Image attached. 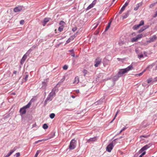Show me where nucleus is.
<instances>
[{
  "label": "nucleus",
  "instance_id": "nucleus-1",
  "mask_svg": "<svg viewBox=\"0 0 157 157\" xmlns=\"http://www.w3.org/2000/svg\"><path fill=\"white\" fill-rule=\"evenodd\" d=\"M133 68V67L131 65L126 68L120 70L118 73V77H121L124 74L130 70H132Z\"/></svg>",
  "mask_w": 157,
  "mask_h": 157
},
{
  "label": "nucleus",
  "instance_id": "nucleus-2",
  "mask_svg": "<svg viewBox=\"0 0 157 157\" xmlns=\"http://www.w3.org/2000/svg\"><path fill=\"white\" fill-rule=\"evenodd\" d=\"M76 140L74 139H72L70 142L69 148L70 150L74 149L76 147Z\"/></svg>",
  "mask_w": 157,
  "mask_h": 157
},
{
  "label": "nucleus",
  "instance_id": "nucleus-3",
  "mask_svg": "<svg viewBox=\"0 0 157 157\" xmlns=\"http://www.w3.org/2000/svg\"><path fill=\"white\" fill-rule=\"evenodd\" d=\"M144 21L143 20L141 21L139 24L134 25L133 27V29L134 30H136L138 29L141 26L144 25Z\"/></svg>",
  "mask_w": 157,
  "mask_h": 157
},
{
  "label": "nucleus",
  "instance_id": "nucleus-4",
  "mask_svg": "<svg viewBox=\"0 0 157 157\" xmlns=\"http://www.w3.org/2000/svg\"><path fill=\"white\" fill-rule=\"evenodd\" d=\"M102 59L100 57H97L95 59L94 65L95 67H97L101 63V62Z\"/></svg>",
  "mask_w": 157,
  "mask_h": 157
},
{
  "label": "nucleus",
  "instance_id": "nucleus-5",
  "mask_svg": "<svg viewBox=\"0 0 157 157\" xmlns=\"http://www.w3.org/2000/svg\"><path fill=\"white\" fill-rule=\"evenodd\" d=\"M113 145L112 143H110L106 147V151L109 152H111V150L113 149Z\"/></svg>",
  "mask_w": 157,
  "mask_h": 157
},
{
  "label": "nucleus",
  "instance_id": "nucleus-6",
  "mask_svg": "<svg viewBox=\"0 0 157 157\" xmlns=\"http://www.w3.org/2000/svg\"><path fill=\"white\" fill-rule=\"evenodd\" d=\"M157 38V36L155 35H154L150 38V40L147 41V42L151 43L154 42L155 40H156Z\"/></svg>",
  "mask_w": 157,
  "mask_h": 157
},
{
  "label": "nucleus",
  "instance_id": "nucleus-7",
  "mask_svg": "<svg viewBox=\"0 0 157 157\" xmlns=\"http://www.w3.org/2000/svg\"><path fill=\"white\" fill-rule=\"evenodd\" d=\"M150 147V146L149 145H146L144 146L143 147H142L141 149L140 150L139 152L140 153H141L144 151L147 150V149L149 148Z\"/></svg>",
  "mask_w": 157,
  "mask_h": 157
},
{
  "label": "nucleus",
  "instance_id": "nucleus-8",
  "mask_svg": "<svg viewBox=\"0 0 157 157\" xmlns=\"http://www.w3.org/2000/svg\"><path fill=\"white\" fill-rule=\"evenodd\" d=\"M22 9V7L21 6H18L16 7L13 10L15 12H17L21 11Z\"/></svg>",
  "mask_w": 157,
  "mask_h": 157
},
{
  "label": "nucleus",
  "instance_id": "nucleus-9",
  "mask_svg": "<svg viewBox=\"0 0 157 157\" xmlns=\"http://www.w3.org/2000/svg\"><path fill=\"white\" fill-rule=\"evenodd\" d=\"M16 147L14 148L13 150H10V152L8 153V154L6 155L5 157H8L10 156L16 150Z\"/></svg>",
  "mask_w": 157,
  "mask_h": 157
},
{
  "label": "nucleus",
  "instance_id": "nucleus-10",
  "mask_svg": "<svg viewBox=\"0 0 157 157\" xmlns=\"http://www.w3.org/2000/svg\"><path fill=\"white\" fill-rule=\"evenodd\" d=\"M52 137H49L48 138H46V139H44L42 140H38L37 141H36L35 142V144H36L37 143H38L39 142H42V141H46L51 138H52Z\"/></svg>",
  "mask_w": 157,
  "mask_h": 157
},
{
  "label": "nucleus",
  "instance_id": "nucleus-11",
  "mask_svg": "<svg viewBox=\"0 0 157 157\" xmlns=\"http://www.w3.org/2000/svg\"><path fill=\"white\" fill-rule=\"evenodd\" d=\"M20 112L22 115L25 114L26 112V109L23 107L21 108L20 110Z\"/></svg>",
  "mask_w": 157,
  "mask_h": 157
},
{
  "label": "nucleus",
  "instance_id": "nucleus-12",
  "mask_svg": "<svg viewBox=\"0 0 157 157\" xmlns=\"http://www.w3.org/2000/svg\"><path fill=\"white\" fill-rule=\"evenodd\" d=\"M97 137H94L93 138H90L87 141V142L88 143H90L91 142H94L96 141L97 140Z\"/></svg>",
  "mask_w": 157,
  "mask_h": 157
},
{
  "label": "nucleus",
  "instance_id": "nucleus-13",
  "mask_svg": "<svg viewBox=\"0 0 157 157\" xmlns=\"http://www.w3.org/2000/svg\"><path fill=\"white\" fill-rule=\"evenodd\" d=\"M147 35L146 34H141L138 35L136 37L138 38V40L141 39L143 37H144L146 36Z\"/></svg>",
  "mask_w": 157,
  "mask_h": 157
},
{
  "label": "nucleus",
  "instance_id": "nucleus-14",
  "mask_svg": "<svg viewBox=\"0 0 157 157\" xmlns=\"http://www.w3.org/2000/svg\"><path fill=\"white\" fill-rule=\"evenodd\" d=\"M142 4L141 3H138L136 5L134 8V10L135 11L137 10L139 8V7L142 5Z\"/></svg>",
  "mask_w": 157,
  "mask_h": 157
},
{
  "label": "nucleus",
  "instance_id": "nucleus-15",
  "mask_svg": "<svg viewBox=\"0 0 157 157\" xmlns=\"http://www.w3.org/2000/svg\"><path fill=\"white\" fill-rule=\"evenodd\" d=\"M79 78L78 77H75L74 79V81L73 82V83L77 84L79 82Z\"/></svg>",
  "mask_w": 157,
  "mask_h": 157
},
{
  "label": "nucleus",
  "instance_id": "nucleus-16",
  "mask_svg": "<svg viewBox=\"0 0 157 157\" xmlns=\"http://www.w3.org/2000/svg\"><path fill=\"white\" fill-rule=\"evenodd\" d=\"M148 27V26L146 27L145 26L143 27L140 30H139L138 33H140L144 31Z\"/></svg>",
  "mask_w": 157,
  "mask_h": 157
},
{
  "label": "nucleus",
  "instance_id": "nucleus-17",
  "mask_svg": "<svg viewBox=\"0 0 157 157\" xmlns=\"http://www.w3.org/2000/svg\"><path fill=\"white\" fill-rule=\"evenodd\" d=\"M27 56L25 54L24 55L21 60V64H22L24 63V62Z\"/></svg>",
  "mask_w": 157,
  "mask_h": 157
},
{
  "label": "nucleus",
  "instance_id": "nucleus-18",
  "mask_svg": "<svg viewBox=\"0 0 157 157\" xmlns=\"http://www.w3.org/2000/svg\"><path fill=\"white\" fill-rule=\"evenodd\" d=\"M49 19L50 18H45L44 19L43 22V25L44 26L46 25V23L48 22V21H49Z\"/></svg>",
  "mask_w": 157,
  "mask_h": 157
},
{
  "label": "nucleus",
  "instance_id": "nucleus-19",
  "mask_svg": "<svg viewBox=\"0 0 157 157\" xmlns=\"http://www.w3.org/2000/svg\"><path fill=\"white\" fill-rule=\"evenodd\" d=\"M52 99V97H51L49 95V96L46 99L45 101V104H47L48 102L51 101Z\"/></svg>",
  "mask_w": 157,
  "mask_h": 157
},
{
  "label": "nucleus",
  "instance_id": "nucleus-20",
  "mask_svg": "<svg viewBox=\"0 0 157 157\" xmlns=\"http://www.w3.org/2000/svg\"><path fill=\"white\" fill-rule=\"evenodd\" d=\"M31 104V103L30 102H29L27 105L24 106L23 107L25 109L27 108H29L30 107Z\"/></svg>",
  "mask_w": 157,
  "mask_h": 157
},
{
  "label": "nucleus",
  "instance_id": "nucleus-21",
  "mask_svg": "<svg viewBox=\"0 0 157 157\" xmlns=\"http://www.w3.org/2000/svg\"><path fill=\"white\" fill-rule=\"evenodd\" d=\"M103 65H104V66H105V65L108 64V63H108L109 62V60L106 59H104V61H103Z\"/></svg>",
  "mask_w": 157,
  "mask_h": 157
},
{
  "label": "nucleus",
  "instance_id": "nucleus-22",
  "mask_svg": "<svg viewBox=\"0 0 157 157\" xmlns=\"http://www.w3.org/2000/svg\"><path fill=\"white\" fill-rule=\"evenodd\" d=\"M59 24L60 26H63L64 27V25H65V23L63 21H61L60 22Z\"/></svg>",
  "mask_w": 157,
  "mask_h": 157
},
{
  "label": "nucleus",
  "instance_id": "nucleus-23",
  "mask_svg": "<svg viewBox=\"0 0 157 157\" xmlns=\"http://www.w3.org/2000/svg\"><path fill=\"white\" fill-rule=\"evenodd\" d=\"M138 40V38H137L136 36L135 37H134L132 38L131 40V41L132 42H136Z\"/></svg>",
  "mask_w": 157,
  "mask_h": 157
},
{
  "label": "nucleus",
  "instance_id": "nucleus-24",
  "mask_svg": "<svg viewBox=\"0 0 157 157\" xmlns=\"http://www.w3.org/2000/svg\"><path fill=\"white\" fill-rule=\"evenodd\" d=\"M153 79H152V78H149L147 80V82L148 83H149L151 82H153Z\"/></svg>",
  "mask_w": 157,
  "mask_h": 157
},
{
  "label": "nucleus",
  "instance_id": "nucleus-25",
  "mask_svg": "<svg viewBox=\"0 0 157 157\" xmlns=\"http://www.w3.org/2000/svg\"><path fill=\"white\" fill-rule=\"evenodd\" d=\"M69 51L71 52V55L72 56H73V57H74L75 56V54L73 52V49L69 50Z\"/></svg>",
  "mask_w": 157,
  "mask_h": 157
},
{
  "label": "nucleus",
  "instance_id": "nucleus-26",
  "mask_svg": "<svg viewBox=\"0 0 157 157\" xmlns=\"http://www.w3.org/2000/svg\"><path fill=\"white\" fill-rule=\"evenodd\" d=\"M111 24V21L109 22L108 23V26L106 27V29H105V31H106L107 30L109 29V27H110V25Z\"/></svg>",
  "mask_w": 157,
  "mask_h": 157
},
{
  "label": "nucleus",
  "instance_id": "nucleus-27",
  "mask_svg": "<svg viewBox=\"0 0 157 157\" xmlns=\"http://www.w3.org/2000/svg\"><path fill=\"white\" fill-rule=\"evenodd\" d=\"M94 7L93 5H92L91 4H90V5H89L88 7L87 8L86 10H88L91 8H93Z\"/></svg>",
  "mask_w": 157,
  "mask_h": 157
},
{
  "label": "nucleus",
  "instance_id": "nucleus-28",
  "mask_svg": "<svg viewBox=\"0 0 157 157\" xmlns=\"http://www.w3.org/2000/svg\"><path fill=\"white\" fill-rule=\"evenodd\" d=\"M125 8V7H124V6H123L121 8L120 11L119 13H121L124 10Z\"/></svg>",
  "mask_w": 157,
  "mask_h": 157
},
{
  "label": "nucleus",
  "instance_id": "nucleus-29",
  "mask_svg": "<svg viewBox=\"0 0 157 157\" xmlns=\"http://www.w3.org/2000/svg\"><path fill=\"white\" fill-rule=\"evenodd\" d=\"M55 92H53L52 91V92L49 94V96L52 97L54 95H55Z\"/></svg>",
  "mask_w": 157,
  "mask_h": 157
},
{
  "label": "nucleus",
  "instance_id": "nucleus-30",
  "mask_svg": "<svg viewBox=\"0 0 157 157\" xmlns=\"http://www.w3.org/2000/svg\"><path fill=\"white\" fill-rule=\"evenodd\" d=\"M55 116V115L54 113H52L50 114V117L51 119H53L54 117Z\"/></svg>",
  "mask_w": 157,
  "mask_h": 157
},
{
  "label": "nucleus",
  "instance_id": "nucleus-31",
  "mask_svg": "<svg viewBox=\"0 0 157 157\" xmlns=\"http://www.w3.org/2000/svg\"><path fill=\"white\" fill-rule=\"evenodd\" d=\"M48 127V125L47 124H44L43 125V128L44 129H47Z\"/></svg>",
  "mask_w": 157,
  "mask_h": 157
},
{
  "label": "nucleus",
  "instance_id": "nucleus-32",
  "mask_svg": "<svg viewBox=\"0 0 157 157\" xmlns=\"http://www.w3.org/2000/svg\"><path fill=\"white\" fill-rule=\"evenodd\" d=\"M63 26H60L58 30L60 32H61L62 31H63Z\"/></svg>",
  "mask_w": 157,
  "mask_h": 157
},
{
  "label": "nucleus",
  "instance_id": "nucleus-33",
  "mask_svg": "<svg viewBox=\"0 0 157 157\" xmlns=\"http://www.w3.org/2000/svg\"><path fill=\"white\" fill-rule=\"evenodd\" d=\"M40 151H39V150L37 151L36 154L35 155L34 157H37V156L40 153Z\"/></svg>",
  "mask_w": 157,
  "mask_h": 157
},
{
  "label": "nucleus",
  "instance_id": "nucleus-34",
  "mask_svg": "<svg viewBox=\"0 0 157 157\" xmlns=\"http://www.w3.org/2000/svg\"><path fill=\"white\" fill-rule=\"evenodd\" d=\"M157 3V2L154 3H152V4H151L150 5L149 7L150 8H152L153 7L155 6V4H156Z\"/></svg>",
  "mask_w": 157,
  "mask_h": 157
},
{
  "label": "nucleus",
  "instance_id": "nucleus-35",
  "mask_svg": "<svg viewBox=\"0 0 157 157\" xmlns=\"http://www.w3.org/2000/svg\"><path fill=\"white\" fill-rule=\"evenodd\" d=\"M145 71V70H144L142 72L140 73H139L138 74L136 75L138 76H141L143 75V73Z\"/></svg>",
  "mask_w": 157,
  "mask_h": 157
},
{
  "label": "nucleus",
  "instance_id": "nucleus-36",
  "mask_svg": "<svg viewBox=\"0 0 157 157\" xmlns=\"http://www.w3.org/2000/svg\"><path fill=\"white\" fill-rule=\"evenodd\" d=\"M129 2V1H128V2H126L125 3V4L124 5V7H126L128 5Z\"/></svg>",
  "mask_w": 157,
  "mask_h": 157
},
{
  "label": "nucleus",
  "instance_id": "nucleus-37",
  "mask_svg": "<svg viewBox=\"0 0 157 157\" xmlns=\"http://www.w3.org/2000/svg\"><path fill=\"white\" fill-rule=\"evenodd\" d=\"M67 68H68V67L67 65H64L63 67V68L64 70H66L67 69Z\"/></svg>",
  "mask_w": 157,
  "mask_h": 157
},
{
  "label": "nucleus",
  "instance_id": "nucleus-38",
  "mask_svg": "<svg viewBox=\"0 0 157 157\" xmlns=\"http://www.w3.org/2000/svg\"><path fill=\"white\" fill-rule=\"evenodd\" d=\"M15 155L16 157H19L20 155V154L19 152H17L16 154Z\"/></svg>",
  "mask_w": 157,
  "mask_h": 157
},
{
  "label": "nucleus",
  "instance_id": "nucleus-39",
  "mask_svg": "<svg viewBox=\"0 0 157 157\" xmlns=\"http://www.w3.org/2000/svg\"><path fill=\"white\" fill-rule=\"evenodd\" d=\"M119 110H118V111H117V112H116V115H115V117H114V118H113V120L115 119V118L116 117V116H117V114H118V113H119Z\"/></svg>",
  "mask_w": 157,
  "mask_h": 157
},
{
  "label": "nucleus",
  "instance_id": "nucleus-40",
  "mask_svg": "<svg viewBox=\"0 0 157 157\" xmlns=\"http://www.w3.org/2000/svg\"><path fill=\"white\" fill-rule=\"evenodd\" d=\"M146 153V152L145 151L141 155H140L139 157H142Z\"/></svg>",
  "mask_w": 157,
  "mask_h": 157
},
{
  "label": "nucleus",
  "instance_id": "nucleus-41",
  "mask_svg": "<svg viewBox=\"0 0 157 157\" xmlns=\"http://www.w3.org/2000/svg\"><path fill=\"white\" fill-rule=\"evenodd\" d=\"M96 0L94 1L91 4L92 5H93V6H94V5L96 4Z\"/></svg>",
  "mask_w": 157,
  "mask_h": 157
},
{
  "label": "nucleus",
  "instance_id": "nucleus-42",
  "mask_svg": "<svg viewBox=\"0 0 157 157\" xmlns=\"http://www.w3.org/2000/svg\"><path fill=\"white\" fill-rule=\"evenodd\" d=\"M24 21L23 20H21L20 22V23L21 25H23L24 23Z\"/></svg>",
  "mask_w": 157,
  "mask_h": 157
},
{
  "label": "nucleus",
  "instance_id": "nucleus-43",
  "mask_svg": "<svg viewBox=\"0 0 157 157\" xmlns=\"http://www.w3.org/2000/svg\"><path fill=\"white\" fill-rule=\"evenodd\" d=\"M128 16V13L126 14L125 15H124L123 16V19H124V18H126V17H127Z\"/></svg>",
  "mask_w": 157,
  "mask_h": 157
},
{
  "label": "nucleus",
  "instance_id": "nucleus-44",
  "mask_svg": "<svg viewBox=\"0 0 157 157\" xmlns=\"http://www.w3.org/2000/svg\"><path fill=\"white\" fill-rule=\"evenodd\" d=\"M126 128H124L122 129H121L119 132V134L121 133Z\"/></svg>",
  "mask_w": 157,
  "mask_h": 157
},
{
  "label": "nucleus",
  "instance_id": "nucleus-45",
  "mask_svg": "<svg viewBox=\"0 0 157 157\" xmlns=\"http://www.w3.org/2000/svg\"><path fill=\"white\" fill-rule=\"evenodd\" d=\"M157 81V76L154 78L153 79V82H155Z\"/></svg>",
  "mask_w": 157,
  "mask_h": 157
},
{
  "label": "nucleus",
  "instance_id": "nucleus-46",
  "mask_svg": "<svg viewBox=\"0 0 157 157\" xmlns=\"http://www.w3.org/2000/svg\"><path fill=\"white\" fill-rule=\"evenodd\" d=\"M139 56V58H143L144 56L142 54H141V55L139 56Z\"/></svg>",
  "mask_w": 157,
  "mask_h": 157
},
{
  "label": "nucleus",
  "instance_id": "nucleus-47",
  "mask_svg": "<svg viewBox=\"0 0 157 157\" xmlns=\"http://www.w3.org/2000/svg\"><path fill=\"white\" fill-rule=\"evenodd\" d=\"M87 71L86 70H83V72H84V73H85V74H86V73H87Z\"/></svg>",
  "mask_w": 157,
  "mask_h": 157
},
{
  "label": "nucleus",
  "instance_id": "nucleus-48",
  "mask_svg": "<svg viewBox=\"0 0 157 157\" xmlns=\"http://www.w3.org/2000/svg\"><path fill=\"white\" fill-rule=\"evenodd\" d=\"M42 84L44 85H45V86L47 84L46 82H42Z\"/></svg>",
  "mask_w": 157,
  "mask_h": 157
},
{
  "label": "nucleus",
  "instance_id": "nucleus-49",
  "mask_svg": "<svg viewBox=\"0 0 157 157\" xmlns=\"http://www.w3.org/2000/svg\"><path fill=\"white\" fill-rule=\"evenodd\" d=\"M143 137L147 138V136H140V138H142V137Z\"/></svg>",
  "mask_w": 157,
  "mask_h": 157
},
{
  "label": "nucleus",
  "instance_id": "nucleus-50",
  "mask_svg": "<svg viewBox=\"0 0 157 157\" xmlns=\"http://www.w3.org/2000/svg\"><path fill=\"white\" fill-rule=\"evenodd\" d=\"M72 30L73 31H75L76 30V29L75 28H73L72 29Z\"/></svg>",
  "mask_w": 157,
  "mask_h": 157
},
{
  "label": "nucleus",
  "instance_id": "nucleus-51",
  "mask_svg": "<svg viewBox=\"0 0 157 157\" xmlns=\"http://www.w3.org/2000/svg\"><path fill=\"white\" fill-rule=\"evenodd\" d=\"M17 72V71H13V74H16Z\"/></svg>",
  "mask_w": 157,
  "mask_h": 157
},
{
  "label": "nucleus",
  "instance_id": "nucleus-52",
  "mask_svg": "<svg viewBox=\"0 0 157 157\" xmlns=\"http://www.w3.org/2000/svg\"><path fill=\"white\" fill-rule=\"evenodd\" d=\"M132 36H134L135 35V33H133L132 34Z\"/></svg>",
  "mask_w": 157,
  "mask_h": 157
},
{
  "label": "nucleus",
  "instance_id": "nucleus-53",
  "mask_svg": "<svg viewBox=\"0 0 157 157\" xmlns=\"http://www.w3.org/2000/svg\"><path fill=\"white\" fill-rule=\"evenodd\" d=\"M69 42H70V40H68L67 41V43H68Z\"/></svg>",
  "mask_w": 157,
  "mask_h": 157
},
{
  "label": "nucleus",
  "instance_id": "nucleus-54",
  "mask_svg": "<svg viewBox=\"0 0 157 157\" xmlns=\"http://www.w3.org/2000/svg\"><path fill=\"white\" fill-rule=\"evenodd\" d=\"M155 15L156 16H157V11L156 12Z\"/></svg>",
  "mask_w": 157,
  "mask_h": 157
},
{
  "label": "nucleus",
  "instance_id": "nucleus-55",
  "mask_svg": "<svg viewBox=\"0 0 157 157\" xmlns=\"http://www.w3.org/2000/svg\"><path fill=\"white\" fill-rule=\"evenodd\" d=\"M72 97L73 98H75V97H74V96H72Z\"/></svg>",
  "mask_w": 157,
  "mask_h": 157
},
{
  "label": "nucleus",
  "instance_id": "nucleus-56",
  "mask_svg": "<svg viewBox=\"0 0 157 157\" xmlns=\"http://www.w3.org/2000/svg\"><path fill=\"white\" fill-rule=\"evenodd\" d=\"M27 77H28V76L27 75V76H26V78H27Z\"/></svg>",
  "mask_w": 157,
  "mask_h": 157
},
{
  "label": "nucleus",
  "instance_id": "nucleus-57",
  "mask_svg": "<svg viewBox=\"0 0 157 157\" xmlns=\"http://www.w3.org/2000/svg\"><path fill=\"white\" fill-rule=\"evenodd\" d=\"M78 92H79V90H78V91H77V92H78Z\"/></svg>",
  "mask_w": 157,
  "mask_h": 157
},
{
  "label": "nucleus",
  "instance_id": "nucleus-58",
  "mask_svg": "<svg viewBox=\"0 0 157 157\" xmlns=\"http://www.w3.org/2000/svg\"><path fill=\"white\" fill-rule=\"evenodd\" d=\"M115 0H113V1L114 2Z\"/></svg>",
  "mask_w": 157,
  "mask_h": 157
}]
</instances>
